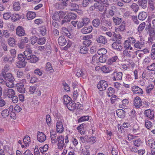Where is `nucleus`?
<instances>
[{
	"instance_id": "obj_34",
	"label": "nucleus",
	"mask_w": 155,
	"mask_h": 155,
	"mask_svg": "<svg viewBox=\"0 0 155 155\" xmlns=\"http://www.w3.org/2000/svg\"><path fill=\"white\" fill-rule=\"evenodd\" d=\"M36 16L35 13L32 12H29L27 14V17L28 20H30L33 19Z\"/></svg>"
},
{
	"instance_id": "obj_12",
	"label": "nucleus",
	"mask_w": 155,
	"mask_h": 155,
	"mask_svg": "<svg viewBox=\"0 0 155 155\" xmlns=\"http://www.w3.org/2000/svg\"><path fill=\"white\" fill-rule=\"evenodd\" d=\"M50 137L52 143H55L57 142L58 139V136L57 137V133L55 132L51 131L50 132Z\"/></svg>"
},
{
	"instance_id": "obj_23",
	"label": "nucleus",
	"mask_w": 155,
	"mask_h": 155,
	"mask_svg": "<svg viewBox=\"0 0 155 155\" xmlns=\"http://www.w3.org/2000/svg\"><path fill=\"white\" fill-rule=\"evenodd\" d=\"M125 112L124 110L121 109L117 110L116 111L117 116L121 118H123L125 117Z\"/></svg>"
},
{
	"instance_id": "obj_55",
	"label": "nucleus",
	"mask_w": 155,
	"mask_h": 155,
	"mask_svg": "<svg viewBox=\"0 0 155 155\" xmlns=\"http://www.w3.org/2000/svg\"><path fill=\"white\" fill-rule=\"evenodd\" d=\"M107 53V50L105 48H101L97 51V53L100 55L105 54Z\"/></svg>"
},
{
	"instance_id": "obj_31",
	"label": "nucleus",
	"mask_w": 155,
	"mask_h": 155,
	"mask_svg": "<svg viewBox=\"0 0 155 155\" xmlns=\"http://www.w3.org/2000/svg\"><path fill=\"white\" fill-rule=\"evenodd\" d=\"M63 100L64 104L66 105L72 101L71 98L67 95H65L64 96Z\"/></svg>"
},
{
	"instance_id": "obj_33",
	"label": "nucleus",
	"mask_w": 155,
	"mask_h": 155,
	"mask_svg": "<svg viewBox=\"0 0 155 155\" xmlns=\"http://www.w3.org/2000/svg\"><path fill=\"white\" fill-rule=\"evenodd\" d=\"M14 79L12 80H9V81H8V82L6 83V86L9 88L13 87L14 86Z\"/></svg>"
},
{
	"instance_id": "obj_46",
	"label": "nucleus",
	"mask_w": 155,
	"mask_h": 155,
	"mask_svg": "<svg viewBox=\"0 0 155 155\" xmlns=\"http://www.w3.org/2000/svg\"><path fill=\"white\" fill-rule=\"evenodd\" d=\"M74 91L73 92V97L74 100H75L77 99V97L78 95V92L79 90L78 88L75 87H74Z\"/></svg>"
},
{
	"instance_id": "obj_60",
	"label": "nucleus",
	"mask_w": 155,
	"mask_h": 155,
	"mask_svg": "<svg viewBox=\"0 0 155 155\" xmlns=\"http://www.w3.org/2000/svg\"><path fill=\"white\" fill-rule=\"evenodd\" d=\"M118 29V30H119L120 31H124L125 30V23L124 21H123Z\"/></svg>"
},
{
	"instance_id": "obj_54",
	"label": "nucleus",
	"mask_w": 155,
	"mask_h": 155,
	"mask_svg": "<svg viewBox=\"0 0 155 155\" xmlns=\"http://www.w3.org/2000/svg\"><path fill=\"white\" fill-rule=\"evenodd\" d=\"M92 42L91 40H87L84 41L83 42V44L87 48L92 45Z\"/></svg>"
},
{
	"instance_id": "obj_19",
	"label": "nucleus",
	"mask_w": 155,
	"mask_h": 155,
	"mask_svg": "<svg viewBox=\"0 0 155 155\" xmlns=\"http://www.w3.org/2000/svg\"><path fill=\"white\" fill-rule=\"evenodd\" d=\"M118 60V58L117 56L115 55L111 57L109 59L107 63L108 64L111 65L116 62Z\"/></svg>"
},
{
	"instance_id": "obj_24",
	"label": "nucleus",
	"mask_w": 155,
	"mask_h": 155,
	"mask_svg": "<svg viewBox=\"0 0 155 155\" xmlns=\"http://www.w3.org/2000/svg\"><path fill=\"white\" fill-rule=\"evenodd\" d=\"M45 70L46 71L49 73H53L54 72L51 64L50 62H47L46 64L45 67Z\"/></svg>"
},
{
	"instance_id": "obj_29",
	"label": "nucleus",
	"mask_w": 155,
	"mask_h": 155,
	"mask_svg": "<svg viewBox=\"0 0 155 155\" xmlns=\"http://www.w3.org/2000/svg\"><path fill=\"white\" fill-rule=\"evenodd\" d=\"M112 47L117 51H120L122 50V47L121 45L114 42L112 45Z\"/></svg>"
},
{
	"instance_id": "obj_1",
	"label": "nucleus",
	"mask_w": 155,
	"mask_h": 155,
	"mask_svg": "<svg viewBox=\"0 0 155 155\" xmlns=\"http://www.w3.org/2000/svg\"><path fill=\"white\" fill-rule=\"evenodd\" d=\"M59 13L60 19H62L60 21L61 25H66L71 20L75 19L77 17V15L72 12L68 13L65 16L66 13L62 11H60Z\"/></svg>"
},
{
	"instance_id": "obj_21",
	"label": "nucleus",
	"mask_w": 155,
	"mask_h": 155,
	"mask_svg": "<svg viewBox=\"0 0 155 155\" xmlns=\"http://www.w3.org/2000/svg\"><path fill=\"white\" fill-rule=\"evenodd\" d=\"M138 5L143 9L147 8V0H139L138 2Z\"/></svg>"
},
{
	"instance_id": "obj_22",
	"label": "nucleus",
	"mask_w": 155,
	"mask_h": 155,
	"mask_svg": "<svg viewBox=\"0 0 155 155\" xmlns=\"http://www.w3.org/2000/svg\"><path fill=\"white\" fill-rule=\"evenodd\" d=\"M2 59L4 62L5 63L9 62L12 63L14 61V59L12 57L10 56H7V55L4 56Z\"/></svg>"
},
{
	"instance_id": "obj_13",
	"label": "nucleus",
	"mask_w": 155,
	"mask_h": 155,
	"mask_svg": "<svg viewBox=\"0 0 155 155\" xmlns=\"http://www.w3.org/2000/svg\"><path fill=\"white\" fill-rule=\"evenodd\" d=\"M63 121H58L56 123L57 131V132L62 133L64 131L63 122Z\"/></svg>"
},
{
	"instance_id": "obj_25",
	"label": "nucleus",
	"mask_w": 155,
	"mask_h": 155,
	"mask_svg": "<svg viewBox=\"0 0 155 155\" xmlns=\"http://www.w3.org/2000/svg\"><path fill=\"white\" fill-rule=\"evenodd\" d=\"M76 104L72 101L66 105L67 108L69 110L72 111L74 110L76 107Z\"/></svg>"
},
{
	"instance_id": "obj_41",
	"label": "nucleus",
	"mask_w": 155,
	"mask_h": 155,
	"mask_svg": "<svg viewBox=\"0 0 155 155\" xmlns=\"http://www.w3.org/2000/svg\"><path fill=\"white\" fill-rule=\"evenodd\" d=\"M21 18L20 15L17 14H13L12 15L11 19L13 21H16L19 20Z\"/></svg>"
},
{
	"instance_id": "obj_26",
	"label": "nucleus",
	"mask_w": 155,
	"mask_h": 155,
	"mask_svg": "<svg viewBox=\"0 0 155 155\" xmlns=\"http://www.w3.org/2000/svg\"><path fill=\"white\" fill-rule=\"evenodd\" d=\"M98 3H95V8L96 9L100 12H102L104 10V7L103 5Z\"/></svg>"
},
{
	"instance_id": "obj_16",
	"label": "nucleus",
	"mask_w": 155,
	"mask_h": 155,
	"mask_svg": "<svg viewBox=\"0 0 155 155\" xmlns=\"http://www.w3.org/2000/svg\"><path fill=\"white\" fill-rule=\"evenodd\" d=\"M58 42L59 45L61 46H64L67 42L66 39L63 36H61L59 37L58 39Z\"/></svg>"
},
{
	"instance_id": "obj_42",
	"label": "nucleus",
	"mask_w": 155,
	"mask_h": 155,
	"mask_svg": "<svg viewBox=\"0 0 155 155\" xmlns=\"http://www.w3.org/2000/svg\"><path fill=\"white\" fill-rule=\"evenodd\" d=\"M70 6L72 8L70 9L71 11H76L79 8V6L78 5L73 3L71 4Z\"/></svg>"
},
{
	"instance_id": "obj_30",
	"label": "nucleus",
	"mask_w": 155,
	"mask_h": 155,
	"mask_svg": "<svg viewBox=\"0 0 155 155\" xmlns=\"http://www.w3.org/2000/svg\"><path fill=\"white\" fill-rule=\"evenodd\" d=\"M23 141L26 147L29 146V144L31 143L30 137L28 136H25L23 139Z\"/></svg>"
},
{
	"instance_id": "obj_10",
	"label": "nucleus",
	"mask_w": 155,
	"mask_h": 155,
	"mask_svg": "<svg viewBox=\"0 0 155 155\" xmlns=\"http://www.w3.org/2000/svg\"><path fill=\"white\" fill-rule=\"evenodd\" d=\"M16 87L17 91L21 93H24L25 92V89L24 87V84L21 82L16 84Z\"/></svg>"
},
{
	"instance_id": "obj_49",
	"label": "nucleus",
	"mask_w": 155,
	"mask_h": 155,
	"mask_svg": "<svg viewBox=\"0 0 155 155\" xmlns=\"http://www.w3.org/2000/svg\"><path fill=\"white\" fill-rule=\"evenodd\" d=\"M13 9L15 11H18L21 8L20 3L19 2H15L13 5Z\"/></svg>"
},
{
	"instance_id": "obj_52",
	"label": "nucleus",
	"mask_w": 155,
	"mask_h": 155,
	"mask_svg": "<svg viewBox=\"0 0 155 155\" xmlns=\"http://www.w3.org/2000/svg\"><path fill=\"white\" fill-rule=\"evenodd\" d=\"M1 114L3 118H6L9 114V111L8 109H5L2 111Z\"/></svg>"
},
{
	"instance_id": "obj_58",
	"label": "nucleus",
	"mask_w": 155,
	"mask_h": 155,
	"mask_svg": "<svg viewBox=\"0 0 155 155\" xmlns=\"http://www.w3.org/2000/svg\"><path fill=\"white\" fill-rule=\"evenodd\" d=\"M2 36H3L6 38H8L10 36L9 31L7 30H3L2 31Z\"/></svg>"
},
{
	"instance_id": "obj_61",
	"label": "nucleus",
	"mask_w": 155,
	"mask_h": 155,
	"mask_svg": "<svg viewBox=\"0 0 155 155\" xmlns=\"http://www.w3.org/2000/svg\"><path fill=\"white\" fill-rule=\"evenodd\" d=\"M147 69L151 71H155V63H153L150 65L148 66L147 67Z\"/></svg>"
},
{
	"instance_id": "obj_35",
	"label": "nucleus",
	"mask_w": 155,
	"mask_h": 155,
	"mask_svg": "<svg viewBox=\"0 0 155 155\" xmlns=\"http://www.w3.org/2000/svg\"><path fill=\"white\" fill-rule=\"evenodd\" d=\"M38 31L43 36L45 35L46 34L47 30L45 26L39 27Z\"/></svg>"
},
{
	"instance_id": "obj_2",
	"label": "nucleus",
	"mask_w": 155,
	"mask_h": 155,
	"mask_svg": "<svg viewBox=\"0 0 155 155\" xmlns=\"http://www.w3.org/2000/svg\"><path fill=\"white\" fill-rule=\"evenodd\" d=\"M107 86V82L104 80H102L98 83L97 87L100 91H102L105 90Z\"/></svg>"
},
{
	"instance_id": "obj_6",
	"label": "nucleus",
	"mask_w": 155,
	"mask_h": 155,
	"mask_svg": "<svg viewBox=\"0 0 155 155\" xmlns=\"http://www.w3.org/2000/svg\"><path fill=\"white\" fill-rule=\"evenodd\" d=\"M133 105L137 109L140 108L142 105L141 99L138 96L134 97L133 103Z\"/></svg>"
},
{
	"instance_id": "obj_57",
	"label": "nucleus",
	"mask_w": 155,
	"mask_h": 155,
	"mask_svg": "<svg viewBox=\"0 0 155 155\" xmlns=\"http://www.w3.org/2000/svg\"><path fill=\"white\" fill-rule=\"evenodd\" d=\"M89 117L88 116H85L81 117L78 120V122L81 123L82 121H87L89 120Z\"/></svg>"
},
{
	"instance_id": "obj_63",
	"label": "nucleus",
	"mask_w": 155,
	"mask_h": 155,
	"mask_svg": "<svg viewBox=\"0 0 155 155\" xmlns=\"http://www.w3.org/2000/svg\"><path fill=\"white\" fill-rule=\"evenodd\" d=\"M148 33L149 36H150V38L151 37H153L155 36V31L154 28H150L148 30Z\"/></svg>"
},
{
	"instance_id": "obj_20",
	"label": "nucleus",
	"mask_w": 155,
	"mask_h": 155,
	"mask_svg": "<svg viewBox=\"0 0 155 155\" xmlns=\"http://www.w3.org/2000/svg\"><path fill=\"white\" fill-rule=\"evenodd\" d=\"M147 16V12H142L139 13L138 16V18L139 20L143 21L146 18Z\"/></svg>"
},
{
	"instance_id": "obj_15",
	"label": "nucleus",
	"mask_w": 155,
	"mask_h": 155,
	"mask_svg": "<svg viewBox=\"0 0 155 155\" xmlns=\"http://www.w3.org/2000/svg\"><path fill=\"white\" fill-rule=\"evenodd\" d=\"M80 49L79 52L82 54H86L87 53L89 49L88 48L85 46L83 44L79 45L78 47Z\"/></svg>"
},
{
	"instance_id": "obj_47",
	"label": "nucleus",
	"mask_w": 155,
	"mask_h": 155,
	"mask_svg": "<svg viewBox=\"0 0 155 155\" xmlns=\"http://www.w3.org/2000/svg\"><path fill=\"white\" fill-rule=\"evenodd\" d=\"M15 39L12 37H10L8 39V44L11 46H14L15 44Z\"/></svg>"
},
{
	"instance_id": "obj_27",
	"label": "nucleus",
	"mask_w": 155,
	"mask_h": 155,
	"mask_svg": "<svg viewBox=\"0 0 155 155\" xmlns=\"http://www.w3.org/2000/svg\"><path fill=\"white\" fill-rule=\"evenodd\" d=\"M6 94L9 98H11L15 94L14 91L12 89H8L6 90Z\"/></svg>"
},
{
	"instance_id": "obj_43",
	"label": "nucleus",
	"mask_w": 155,
	"mask_h": 155,
	"mask_svg": "<svg viewBox=\"0 0 155 155\" xmlns=\"http://www.w3.org/2000/svg\"><path fill=\"white\" fill-rule=\"evenodd\" d=\"M151 57L153 59H155V43L153 44L152 46Z\"/></svg>"
},
{
	"instance_id": "obj_51",
	"label": "nucleus",
	"mask_w": 155,
	"mask_h": 155,
	"mask_svg": "<svg viewBox=\"0 0 155 155\" xmlns=\"http://www.w3.org/2000/svg\"><path fill=\"white\" fill-rule=\"evenodd\" d=\"M145 126L147 129H150L153 127V124L150 121L146 120Z\"/></svg>"
},
{
	"instance_id": "obj_40",
	"label": "nucleus",
	"mask_w": 155,
	"mask_h": 155,
	"mask_svg": "<svg viewBox=\"0 0 155 155\" xmlns=\"http://www.w3.org/2000/svg\"><path fill=\"white\" fill-rule=\"evenodd\" d=\"M130 8L135 13L137 12L138 11L139 7L138 5L137 4L133 3L130 6Z\"/></svg>"
},
{
	"instance_id": "obj_37",
	"label": "nucleus",
	"mask_w": 155,
	"mask_h": 155,
	"mask_svg": "<svg viewBox=\"0 0 155 155\" xmlns=\"http://www.w3.org/2000/svg\"><path fill=\"white\" fill-rule=\"evenodd\" d=\"M144 44V42L141 41H137L134 44V46L137 48L141 49Z\"/></svg>"
},
{
	"instance_id": "obj_28",
	"label": "nucleus",
	"mask_w": 155,
	"mask_h": 155,
	"mask_svg": "<svg viewBox=\"0 0 155 155\" xmlns=\"http://www.w3.org/2000/svg\"><path fill=\"white\" fill-rule=\"evenodd\" d=\"M112 19L113 22L116 25H120L122 21V18L117 17H114Z\"/></svg>"
},
{
	"instance_id": "obj_48",
	"label": "nucleus",
	"mask_w": 155,
	"mask_h": 155,
	"mask_svg": "<svg viewBox=\"0 0 155 155\" xmlns=\"http://www.w3.org/2000/svg\"><path fill=\"white\" fill-rule=\"evenodd\" d=\"M100 24V20L99 18H96L94 19L92 21V24L93 26L96 28L99 26Z\"/></svg>"
},
{
	"instance_id": "obj_38",
	"label": "nucleus",
	"mask_w": 155,
	"mask_h": 155,
	"mask_svg": "<svg viewBox=\"0 0 155 155\" xmlns=\"http://www.w3.org/2000/svg\"><path fill=\"white\" fill-rule=\"evenodd\" d=\"M116 8L114 6H112L109 10V15L112 17L113 16L116 12Z\"/></svg>"
},
{
	"instance_id": "obj_7",
	"label": "nucleus",
	"mask_w": 155,
	"mask_h": 155,
	"mask_svg": "<svg viewBox=\"0 0 155 155\" xmlns=\"http://www.w3.org/2000/svg\"><path fill=\"white\" fill-rule=\"evenodd\" d=\"M154 113V111L151 110L150 109L147 110L144 112V114L146 116L149 118L150 120L154 119L155 118Z\"/></svg>"
},
{
	"instance_id": "obj_39",
	"label": "nucleus",
	"mask_w": 155,
	"mask_h": 155,
	"mask_svg": "<svg viewBox=\"0 0 155 155\" xmlns=\"http://www.w3.org/2000/svg\"><path fill=\"white\" fill-rule=\"evenodd\" d=\"M26 64L25 61H19L16 64V66L18 68H21L24 67Z\"/></svg>"
},
{
	"instance_id": "obj_8",
	"label": "nucleus",
	"mask_w": 155,
	"mask_h": 155,
	"mask_svg": "<svg viewBox=\"0 0 155 155\" xmlns=\"http://www.w3.org/2000/svg\"><path fill=\"white\" fill-rule=\"evenodd\" d=\"M131 90L134 94L141 95L143 94V90L137 86H134L131 87Z\"/></svg>"
},
{
	"instance_id": "obj_18",
	"label": "nucleus",
	"mask_w": 155,
	"mask_h": 155,
	"mask_svg": "<svg viewBox=\"0 0 155 155\" xmlns=\"http://www.w3.org/2000/svg\"><path fill=\"white\" fill-rule=\"evenodd\" d=\"M96 41L98 43L105 45L107 42L106 37L102 35H100L96 38Z\"/></svg>"
},
{
	"instance_id": "obj_17",
	"label": "nucleus",
	"mask_w": 155,
	"mask_h": 155,
	"mask_svg": "<svg viewBox=\"0 0 155 155\" xmlns=\"http://www.w3.org/2000/svg\"><path fill=\"white\" fill-rule=\"evenodd\" d=\"M93 30L92 26L90 25L84 27L81 30V32L84 34H87L91 32Z\"/></svg>"
},
{
	"instance_id": "obj_56",
	"label": "nucleus",
	"mask_w": 155,
	"mask_h": 155,
	"mask_svg": "<svg viewBox=\"0 0 155 155\" xmlns=\"http://www.w3.org/2000/svg\"><path fill=\"white\" fill-rule=\"evenodd\" d=\"M9 69V66L7 64H6L4 68L2 69L1 74H3V73L4 74L8 73Z\"/></svg>"
},
{
	"instance_id": "obj_50",
	"label": "nucleus",
	"mask_w": 155,
	"mask_h": 155,
	"mask_svg": "<svg viewBox=\"0 0 155 155\" xmlns=\"http://www.w3.org/2000/svg\"><path fill=\"white\" fill-rule=\"evenodd\" d=\"M133 143L134 145L137 147H139L142 143L141 140L140 138L134 140H133Z\"/></svg>"
},
{
	"instance_id": "obj_14",
	"label": "nucleus",
	"mask_w": 155,
	"mask_h": 155,
	"mask_svg": "<svg viewBox=\"0 0 155 155\" xmlns=\"http://www.w3.org/2000/svg\"><path fill=\"white\" fill-rule=\"evenodd\" d=\"M1 75L4 78V80L6 81H9V80H12L14 79L12 74L11 73H3L1 74Z\"/></svg>"
},
{
	"instance_id": "obj_62",
	"label": "nucleus",
	"mask_w": 155,
	"mask_h": 155,
	"mask_svg": "<svg viewBox=\"0 0 155 155\" xmlns=\"http://www.w3.org/2000/svg\"><path fill=\"white\" fill-rule=\"evenodd\" d=\"M46 41V39L45 37L40 38L37 41L38 43L40 45L44 44Z\"/></svg>"
},
{
	"instance_id": "obj_59",
	"label": "nucleus",
	"mask_w": 155,
	"mask_h": 155,
	"mask_svg": "<svg viewBox=\"0 0 155 155\" xmlns=\"http://www.w3.org/2000/svg\"><path fill=\"white\" fill-rule=\"evenodd\" d=\"M114 93V89L111 87H110L108 88L107 94L109 97H111Z\"/></svg>"
},
{
	"instance_id": "obj_53",
	"label": "nucleus",
	"mask_w": 155,
	"mask_h": 155,
	"mask_svg": "<svg viewBox=\"0 0 155 155\" xmlns=\"http://www.w3.org/2000/svg\"><path fill=\"white\" fill-rule=\"evenodd\" d=\"M101 70L102 72L104 73H108L110 71V68L107 66H104L101 67Z\"/></svg>"
},
{
	"instance_id": "obj_44",
	"label": "nucleus",
	"mask_w": 155,
	"mask_h": 155,
	"mask_svg": "<svg viewBox=\"0 0 155 155\" xmlns=\"http://www.w3.org/2000/svg\"><path fill=\"white\" fill-rule=\"evenodd\" d=\"M52 18L56 21H59L61 20L59 13L58 12H55L52 17Z\"/></svg>"
},
{
	"instance_id": "obj_36",
	"label": "nucleus",
	"mask_w": 155,
	"mask_h": 155,
	"mask_svg": "<svg viewBox=\"0 0 155 155\" xmlns=\"http://www.w3.org/2000/svg\"><path fill=\"white\" fill-rule=\"evenodd\" d=\"M86 139V142L90 144H92L95 142L96 137H87Z\"/></svg>"
},
{
	"instance_id": "obj_4",
	"label": "nucleus",
	"mask_w": 155,
	"mask_h": 155,
	"mask_svg": "<svg viewBox=\"0 0 155 155\" xmlns=\"http://www.w3.org/2000/svg\"><path fill=\"white\" fill-rule=\"evenodd\" d=\"M25 57L26 59L29 62L32 63H35L39 61V58L35 55L33 54L27 55Z\"/></svg>"
},
{
	"instance_id": "obj_5",
	"label": "nucleus",
	"mask_w": 155,
	"mask_h": 155,
	"mask_svg": "<svg viewBox=\"0 0 155 155\" xmlns=\"http://www.w3.org/2000/svg\"><path fill=\"white\" fill-rule=\"evenodd\" d=\"M15 30L16 35L19 37H22L26 35L24 28L21 26H18Z\"/></svg>"
},
{
	"instance_id": "obj_11",
	"label": "nucleus",
	"mask_w": 155,
	"mask_h": 155,
	"mask_svg": "<svg viewBox=\"0 0 155 155\" xmlns=\"http://www.w3.org/2000/svg\"><path fill=\"white\" fill-rule=\"evenodd\" d=\"M58 148L60 150H62L64 146V138L62 136H58Z\"/></svg>"
},
{
	"instance_id": "obj_9",
	"label": "nucleus",
	"mask_w": 155,
	"mask_h": 155,
	"mask_svg": "<svg viewBox=\"0 0 155 155\" xmlns=\"http://www.w3.org/2000/svg\"><path fill=\"white\" fill-rule=\"evenodd\" d=\"M37 140L39 142H44L46 139V136L42 132H38L37 135Z\"/></svg>"
},
{
	"instance_id": "obj_3",
	"label": "nucleus",
	"mask_w": 155,
	"mask_h": 155,
	"mask_svg": "<svg viewBox=\"0 0 155 155\" xmlns=\"http://www.w3.org/2000/svg\"><path fill=\"white\" fill-rule=\"evenodd\" d=\"M123 74L121 72H114L111 75V78L114 81H118L122 80Z\"/></svg>"
},
{
	"instance_id": "obj_64",
	"label": "nucleus",
	"mask_w": 155,
	"mask_h": 155,
	"mask_svg": "<svg viewBox=\"0 0 155 155\" xmlns=\"http://www.w3.org/2000/svg\"><path fill=\"white\" fill-rule=\"evenodd\" d=\"M18 58L19 61H25L26 59L25 55L22 54H19L18 56Z\"/></svg>"
},
{
	"instance_id": "obj_45",
	"label": "nucleus",
	"mask_w": 155,
	"mask_h": 155,
	"mask_svg": "<svg viewBox=\"0 0 155 155\" xmlns=\"http://www.w3.org/2000/svg\"><path fill=\"white\" fill-rule=\"evenodd\" d=\"M154 86L152 84H151L147 86L146 88V92L147 94H149L152 90L154 88Z\"/></svg>"
},
{
	"instance_id": "obj_32",
	"label": "nucleus",
	"mask_w": 155,
	"mask_h": 155,
	"mask_svg": "<svg viewBox=\"0 0 155 155\" xmlns=\"http://www.w3.org/2000/svg\"><path fill=\"white\" fill-rule=\"evenodd\" d=\"M146 26L145 22H143L140 24L137 28V31L139 33H141L144 29Z\"/></svg>"
}]
</instances>
